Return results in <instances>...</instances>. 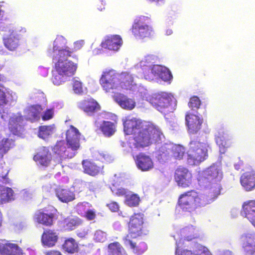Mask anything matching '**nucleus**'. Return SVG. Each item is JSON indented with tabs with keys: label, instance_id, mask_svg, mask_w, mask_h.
<instances>
[{
	"label": "nucleus",
	"instance_id": "f257e3e1",
	"mask_svg": "<svg viewBox=\"0 0 255 255\" xmlns=\"http://www.w3.org/2000/svg\"><path fill=\"white\" fill-rule=\"evenodd\" d=\"M103 90L111 96L123 109L130 111L135 107L134 99L121 93L122 90L134 91L136 84L133 76L128 72L118 73L114 70L103 71L100 79Z\"/></svg>",
	"mask_w": 255,
	"mask_h": 255
},
{
	"label": "nucleus",
	"instance_id": "f03ea898",
	"mask_svg": "<svg viewBox=\"0 0 255 255\" xmlns=\"http://www.w3.org/2000/svg\"><path fill=\"white\" fill-rule=\"evenodd\" d=\"M67 40L61 35H58L47 49V54L52 57L55 71L53 73L52 83L59 86L69 81L75 74L77 65L69 60V57L77 59V56L66 46Z\"/></svg>",
	"mask_w": 255,
	"mask_h": 255
},
{
	"label": "nucleus",
	"instance_id": "7ed1b4c3",
	"mask_svg": "<svg viewBox=\"0 0 255 255\" xmlns=\"http://www.w3.org/2000/svg\"><path fill=\"white\" fill-rule=\"evenodd\" d=\"M157 59L158 57L156 55H146L135 65V68L141 70L144 79L147 80L152 81L160 79L163 81L170 83L172 79V75L169 70L161 65H153Z\"/></svg>",
	"mask_w": 255,
	"mask_h": 255
},
{
	"label": "nucleus",
	"instance_id": "20e7f679",
	"mask_svg": "<svg viewBox=\"0 0 255 255\" xmlns=\"http://www.w3.org/2000/svg\"><path fill=\"white\" fill-rule=\"evenodd\" d=\"M66 141L67 148L64 141H58L53 147L55 153L53 162L59 163L67 158H72L75 155V151L80 147V140L81 134L79 130L71 126L66 132Z\"/></svg>",
	"mask_w": 255,
	"mask_h": 255
},
{
	"label": "nucleus",
	"instance_id": "39448f33",
	"mask_svg": "<svg viewBox=\"0 0 255 255\" xmlns=\"http://www.w3.org/2000/svg\"><path fill=\"white\" fill-rule=\"evenodd\" d=\"M223 172L220 164H214L206 169L198 179L199 184L205 188V193L211 199H215L220 194L222 189L220 182Z\"/></svg>",
	"mask_w": 255,
	"mask_h": 255
},
{
	"label": "nucleus",
	"instance_id": "423d86ee",
	"mask_svg": "<svg viewBox=\"0 0 255 255\" xmlns=\"http://www.w3.org/2000/svg\"><path fill=\"white\" fill-rule=\"evenodd\" d=\"M163 134L159 128L152 123H143L142 128L129 140V146L132 149L148 146L153 142L161 140Z\"/></svg>",
	"mask_w": 255,
	"mask_h": 255
},
{
	"label": "nucleus",
	"instance_id": "0eeeda50",
	"mask_svg": "<svg viewBox=\"0 0 255 255\" xmlns=\"http://www.w3.org/2000/svg\"><path fill=\"white\" fill-rule=\"evenodd\" d=\"M214 200L210 199L209 194L206 196L199 194L192 190L182 195L179 199V204L183 210L190 212L198 207L209 204Z\"/></svg>",
	"mask_w": 255,
	"mask_h": 255
},
{
	"label": "nucleus",
	"instance_id": "6e6552de",
	"mask_svg": "<svg viewBox=\"0 0 255 255\" xmlns=\"http://www.w3.org/2000/svg\"><path fill=\"white\" fill-rule=\"evenodd\" d=\"M187 151V161L190 165H197L204 161L208 156L209 145L207 141L201 142L197 139L192 140Z\"/></svg>",
	"mask_w": 255,
	"mask_h": 255
},
{
	"label": "nucleus",
	"instance_id": "1a4fd4ad",
	"mask_svg": "<svg viewBox=\"0 0 255 255\" xmlns=\"http://www.w3.org/2000/svg\"><path fill=\"white\" fill-rule=\"evenodd\" d=\"M185 154V148L180 144L166 143L159 147L156 152V158L161 163L165 162L172 156L181 159Z\"/></svg>",
	"mask_w": 255,
	"mask_h": 255
},
{
	"label": "nucleus",
	"instance_id": "9d476101",
	"mask_svg": "<svg viewBox=\"0 0 255 255\" xmlns=\"http://www.w3.org/2000/svg\"><path fill=\"white\" fill-rule=\"evenodd\" d=\"M149 100V103L157 111L162 113L171 112V104L174 99L171 94L160 92L153 94Z\"/></svg>",
	"mask_w": 255,
	"mask_h": 255
},
{
	"label": "nucleus",
	"instance_id": "9b49d317",
	"mask_svg": "<svg viewBox=\"0 0 255 255\" xmlns=\"http://www.w3.org/2000/svg\"><path fill=\"white\" fill-rule=\"evenodd\" d=\"M149 20V18L144 16H138L134 19L131 32L136 38L143 39L152 35L153 30L148 24Z\"/></svg>",
	"mask_w": 255,
	"mask_h": 255
},
{
	"label": "nucleus",
	"instance_id": "f8f14e48",
	"mask_svg": "<svg viewBox=\"0 0 255 255\" xmlns=\"http://www.w3.org/2000/svg\"><path fill=\"white\" fill-rule=\"evenodd\" d=\"M143 214H135L130 218L128 234L124 238H136L143 234H146L143 227Z\"/></svg>",
	"mask_w": 255,
	"mask_h": 255
},
{
	"label": "nucleus",
	"instance_id": "ddd939ff",
	"mask_svg": "<svg viewBox=\"0 0 255 255\" xmlns=\"http://www.w3.org/2000/svg\"><path fill=\"white\" fill-rule=\"evenodd\" d=\"M124 131L126 134H132L133 136L142 128L143 123L148 122L142 121L139 119L131 116L126 117L122 119Z\"/></svg>",
	"mask_w": 255,
	"mask_h": 255
},
{
	"label": "nucleus",
	"instance_id": "4468645a",
	"mask_svg": "<svg viewBox=\"0 0 255 255\" xmlns=\"http://www.w3.org/2000/svg\"><path fill=\"white\" fill-rule=\"evenodd\" d=\"M175 180L179 186L188 187L192 183L191 173L187 169L180 167L175 171Z\"/></svg>",
	"mask_w": 255,
	"mask_h": 255
},
{
	"label": "nucleus",
	"instance_id": "2eb2a0df",
	"mask_svg": "<svg viewBox=\"0 0 255 255\" xmlns=\"http://www.w3.org/2000/svg\"><path fill=\"white\" fill-rule=\"evenodd\" d=\"M198 237V229L193 225H189L183 228L180 234H177L174 236V240L176 242L182 243V240L184 239L187 241H190L193 239Z\"/></svg>",
	"mask_w": 255,
	"mask_h": 255
},
{
	"label": "nucleus",
	"instance_id": "dca6fc26",
	"mask_svg": "<svg viewBox=\"0 0 255 255\" xmlns=\"http://www.w3.org/2000/svg\"><path fill=\"white\" fill-rule=\"evenodd\" d=\"M186 124L190 133L194 134L197 132L201 128L203 123V119L198 116L187 113L185 117Z\"/></svg>",
	"mask_w": 255,
	"mask_h": 255
},
{
	"label": "nucleus",
	"instance_id": "f3484780",
	"mask_svg": "<svg viewBox=\"0 0 255 255\" xmlns=\"http://www.w3.org/2000/svg\"><path fill=\"white\" fill-rule=\"evenodd\" d=\"M18 246L5 240L0 239V255H21Z\"/></svg>",
	"mask_w": 255,
	"mask_h": 255
},
{
	"label": "nucleus",
	"instance_id": "a211bd4d",
	"mask_svg": "<svg viewBox=\"0 0 255 255\" xmlns=\"http://www.w3.org/2000/svg\"><path fill=\"white\" fill-rule=\"evenodd\" d=\"M241 214L255 228V200H248L244 202Z\"/></svg>",
	"mask_w": 255,
	"mask_h": 255
},
{
	"label": "nucleus",
	"instance_id": "6ab92c4d",
	"mask_svg": "<svg viewBox=\"0 0 255 255\" xmlns=\"http://www.w3.org/2000/svg\"><path fill=\"white\" fill-rule=\"evenodd\" d=\"M215 140L220 148L222 153L225 152L226 149L230 147L232 144L231 136L225 133L223 130L218 131L215 134Z\"/></svg>",
	"mask_w": 255,
	"mask_h": 255
},
{
	"label": "nucleus",
	"instance_id": "aec40b11",
	"mask_svg": "<svg viewBox=\"0 0 255 255\" xmlns=\"http://www.w3.org/2000/svg\"><path fill=\"white\" fill-rule=\"evenodd\" d=\"M243 242V248L248 255H253L255 254V234L248 233L244 234L241 238Z\"/></svg>",
	"mask_w": 255,
	"mask_h": 255
},
{
	"label": "nucleus",
	"instance_id": "412c9836",
	"mask_svg": "<svg viewBox=\"0 0 255 255\" xmlns=\"http://www.w3.org/2000/svg\"><path fill=\"white\" fill-rule=\"evenodd\" d=\"M125 245L129 248L132 252L136 255L142 254L147 249L145 243L141 242L138 244L135 242L136 238H124Z\"/></svg>",
	"mask_w": 255,
	"mask_h": 255
},
{
	"label": "nucleus",
	"instance_id": "4be33fe9",
	"mask_svg": "<svg viewBox=\"0 0 255 255\" xmlns=\"http://www.w3.org/2000/svg\"><path fill=\"white\" fill-rule=\"evenodd\" d=\"M135 163L137 168L142 171L150 170L154 166L151 157L143 153L139 154L136 156Z\"/></svg>",
	"mask_w": 255,
	"mask_h": 255
},
{
	"label": "nucleus",
	"instance_id": "5701e85b",
	"mask_svg": "<svg viewBox=\"0 0 255 255\" xmlns=\"http://www.w3.org/2000/svg\"><path fill=\"white\" fill-rule=\"evenodd\" d=\"M123 40L119 35H112L106 38L105 40L102 42V48L108 49L110 50L117 51L121 47Z\"/></svg>",
	"mask_w": 255,
	"mask_h": 255
},
{
	"label": "nucleus",
	"instance_id": "b1692460",
	"mask_svg": "<svg viewBox=\"0 0 255 255\" xmlns=\"http://www.w3.org/2000/svg\"><path fill=\"white\" fill-rule=\"evenodd\" d=\"M240 182L247 191H250L255 188V172L254 171L246 172L240 178Z\"/></svg>",
	"mask_w": 255,
	"mask_h": 255
},
{
	"label": "nucleus",
	"instance_id": "393cba45",
	"mask_svg": "<svg viewBox=\"0 0 255 255\" xmlns=\"http://www.w3.org/2000/svg\"><path fill=\"white\" fill-rule=\"evenodd\" d=\"M78 107L83 110L88 115H91L97 112L100 109L98 103L92 98H88L78 103Z\"/></svg>",
	"mask_w": 255,
	"mask_h": 255
},
{
	"label": "nucleus",
	"instance_id": "a878e982",
	"mask_svg": "<svg viewBox=\"0 0 255 255\" xmlns=\"http://www.w3.org/2000/svg\"><path fill=\"white\" fill-rule=\"evenodd\" d=\"M124 177L121 174H115L113 179L112 186L111 187V190L112 193L118 196L126 197L129 191L119 186L124 182Z\"/></svg>",
	"mask_w": 255,
	"mask_h": 255
},
{
	"label": "nucleus",
	"instance_id": "bb28decb",
	"mask_svg": "<svg viewBox=\"0 0 255 255\" xmlns=\"http://www.w3.org/2000/svg\"><path fill=\"white\" fill-rule=\"evenodd\" d=\"M9 32L10 33L9 36L3 38L4 46L9 51H14L20 45V37L18 34H14V30L10 29Z\"/></svg>",
	"mask_w": 255,
	"mask_h": 255
},
{
	"label": "nucleus",
	"instance_id": "cd10ccee",
	"mask_svg": "<svg viewBox=\"0 0 255 255\" xmlns=\"http://www.w3.org/2000/svg\"><path fill=\"white\" fill-rule=\"evenodd\" d=\"M16 99L15 93L10 89L4 87L0 89V107L10 105Z\"/></svg>",
	"mask_w": 255,
	"mask_h": 255
},
{
	"label": "nucleus",
	"instance_id": "c85d7f7f",
	"mask_svg": "<svg viewBox=\"0 0 255 255\" xmlns=\"http://www.w3.org/2000/svg\"><path fill=\"white\" fill-rule=\"evenodd\" d=\"M42 110V108L39 104L29 106L25 110V118L32 122L37 121L40 119Z\"/></svg>",
	"mask_w": 255,
	"mask_h": 255
},
{
	"label": "nucleus",
	"instance_id": "c756f323",
	"mask_svg": "<svg viewBox=\"0 0 255 255\" xmlns=\"http://www.w3.org/2000/svg\"><path fill=\"white\" fill-rule=\"evenodd\" d=\"M22 117L20 114H13L10 118L9 128L15 135L18 134L22 129Z\"/></svg>",
	"mask_w": 255,
	"mask_h": 255
},
{
	"label": "nucleus",
	"instance_id": "7c9ffc66",
	"mask_svg": "<svg viewBox=\"0 0 255 255\" xmlns=\"http://www.w3.org/2000/svg\"><path fill=\"white\" fill-rule=\"evenodd\" d=\"M37 164L47 166L52 162L51 154L47 148L43 147L33 157Z\"/></svg>",
	"mask_w": 255,
	"mask_h": 255
},
{
	"label": "nucleus",
	"instance_id": "2f4dec72",
	"mask_svg": "<svg viewBox=\"0 0 255 255\" xmlns=\"http://www.w3.org/2000/svg\"><path fill=\"white\" fill-rule=\"evenodd\" d=\"M53 218V213L48 214L41 211H37L34 216L35 221L46 226L52 225Z\"/></svg>",
	"mask_w": 255,
	"mask_h": 255
},
{
	"label": "nucleus",
	"instance_id": "473e14b6",
	"mask_svg": "<svg viewBox=\"0 0 255 255\" xmlns=\"http://www.w3.org/2000/svg\"><path fill=\"white\" fill-rule=\"evenodd\" d=\"M58 239V234L51 230L44 232L41 237V241L43 246L51 247L55 245Z\"/></svg>",
	"mask_w": 255,
	"mask_h": 255
},
{
	"label": "nucleus",
	"instance_id": "72a5a7b5",
	"mask_svg": "<svg viewBox=\"0 0 255 255\" xmlns=\"http://www.w3.org/2000/svg\"><path fill=\"white\" fill-rule=\"evenodd\" d=\"M55 192L58 199L62 202L68 203L75 199L74 192L67 189L59 187L56 189Z\"/></svg>",
	"mask_w": 255,
	"mask_h": 255
},
{
	"label": "nucleus",
	"instance_id": "f704fd0d",
	"mask_svg": "<svg viewBox=\"0 0 255 255\" xmlns=\"http://www.w3.org/2000/svg\"><path fill=\"white\" fill-rule=\"evenodd\" d=\"M96 126L100 127L103 134L107 136H110L114 134L116 130V125L114 123L109 121H103L102 124L98 121H96Z\"/></svg>",
	"mask_w": 255,
	"mask_h": 255
},
{
	"label": "nucleus",
	"instance_id": "c9c22d12",
	"mask_svg": "<svg viewBox=\"0 0 255 255\" xmlns=\"http://www.w3.org/2000/svg\"><path fill=\"white\" fill-rule=\"evenodd\" d=\"M182 245V243L176 242V255H205V249L203 248L202 247H200L198 251L195 250H181L180 248Z\"/></svg>",
	"mask_w": 255,
	"mask_h": 255
},
{
	"label": "nucleus",
	"instance_id": "e433bc0d",
	"mask_svg": "<svg viewBox=\"0 0 255 255\" xmlns=\"http://www.w3.org/2000/svg\"><path fill=\"white\" fill-rule=\"evenodd\" d=\"M83 166L84 172L90 175L95 176L102 171V168L89 160H84Z\"/></svg>",
	"mask_w": 255,
	"mask_h": 255
},
{
	"label": "nucleus",
	"instance_id": "4c0bfd02",
	"mask_svg": "<svg viewBox=\"0 0 255 255\" xmlns=\"http://www.w3.org/2000/svg\"><path fill=\"white\" fill-rule=\"evenodd\" d=\"M14 197L13 191L10 188L2 186L0 188V204L13 200Z\"/></svg>",
	"mask_w": 255,
	"mask_h": 255
},
{
	"label": "nucleus",
	"instance_id": "58836bf2",
	"mask_svg": "<svg viewBox=\"0 0 255 255\" xmlns=\"http://www.w3.org/2000/svg\"><path fill=\"white\" fill-rule=\"evenodd\" d=\"M54 131L55 128L54 125L41 126L39 128L38 136L40 138L46 140L51 136Z\"/></svg>",
	"mask_w": 255,
	"mask_h": 255
},
{
	"label": "nucleus",
	"instance_id": "ea45409f",
	"mask_svg": "<svg viewBox=\"0 0 255 255\" xmlns=\"http://www.w3.org/2000/svg\"><path fill=\"white\" fill-rule=\"evenodd\" d=\"M109 255H127L124 249L118 242H115L109 245Z\"/></svg>",
	"mask_w": 255,
	"mask_h": 255
},
{
	"label": "nucleus",
	"instance_id": "a19ab883",
	"mask_svg": "<svg viewBox=\"0 0 255 255\" xmlns=\"http://www.w3.org/2000/svg\"><path fill=\"white\" fill-rule=\"evenodd\" d=\"M80 224V221L76 217H69L65 219L63 222V227L66 230H73Z\"/></svg>",
	"mask_w": 255,
	"mask_h": 255
},
{
	"label": "nucleus",
	"instance_id": "79ce46f5",
	"mask_svg": "<svg viewBox=\"0 0 255 255\" xmlns=\"http://www.w3.org/2000/svg\"><path fill=\"white\" fill-rule=\"evenodd\" d=\"M139 201L140 198L138 195L132 193L130 191L126 194L125 203L129 207H135L138 205Z\"/></svg>",
	"mask_w": 255,
	"mask_h": 255
},
{
	"label": "nucleus",
	"instance_id": "37998d69",
	"mask_svg": "<svg viewBox=\"0 0 255 255\" xmlns=\"http://www.w3.org/2000/svg\"><path fill=\"white\" fill-rule=\"evenodd\" d=\"M14 145V141L12 139L3 138L0 140V152L1 153H6Z\"/></svg>",
	"mask_w": 255,
	"mask_h": 255
},
{
	"label": "nucleus",
	"instance_id": "c03bdc74",
	"mask_svg": "<svg viewBox=\"0 0 255 255\" xmlns=\"http://www.w3.org/2000/svg\"><path fill=\"white\" fill-rule=\"evenodd\" d=\"M63 249L68 253L73 254L78 251V244L72 238L65 241L63 245Z\"/></svg>",
	"mask_w": 255,
	"mask_h": 255
},
{
	"label": "nucleus",
	"instance_id": "a18cd8bd",
	"mask_svg": "<svg viewBox=\"0 0 255 255\" xmlns=\"http://www.w3.org/2000/svg\"><path fill=\"white\" fill-rule=\"evenodd\" d=\"M71 83L74 93L77 95H82L83 94V84L78 77L73 78Z\"/></svg>",
	"mask_w": 255,
	"mask_h": 255
},
{
	"label": "nucleus",
	"instance_id": "49530a36",
	"mask_svg": "<svg viewBox=\"0 0 255 255\" xmlns=\"http://www.w3.org/2000/svg\"><path fill=\"white\" fill-rule=\"evenodd\" d=\"M133 92L136 91V94L141 97V98L143 100H145L148 101L149 103V100L151 97V95H149L147 91V90L142 86L137 87L136 86V88L134 90V91H132Z\"/></svg>",
	"mask_w": 255,
	"mask_h": 255
},
{
	"label": "nucleus",
	"instance_id": "de8ad7c7",
	"mask_svg": "<svg viewBox=\"0 0 255 255\" xmlns=\"http://www.w3.org/2000/svg\"><path fill=\"white\" fill-rule=\"evenodd\" d=\"M95 157L102 162H111L113 160L112 157L107 152L97 151L95 153Z\"/></svg>",
	"mask_w": 255,
	"mask_h": 255
},
{
	"label": "nucleus",
	"instance_id": "09e8293b",
	"mask_svg": "<svg viewBox=\"0 0 255 255\" xmlns=\"http://www.w3.org/2000/svg\"><path fill=\"white\" fill-rule=\"evenodd\" d=\"M107 236V234L106 232L102 230H98L95 232L93 239L97 242L103 243L106 240Z\"/></svg>",
	"mask_w": 255,
	"mask_h": 255
},
{
	"label": "nucleus",
	"instance_id": "8fccbe9b",
	"mask_svg": "<svg viewBox=\"0 0 255 255\" xmlns=\"http://www.w3.org/2000/svg\"><path fill=\"white\" fill-rule=\"evenodd\" d=\"M201 104L200 100L197 97H192L188 103L189 107L193 110L198 109Z\"/></svg>",
	"mask_w": 255,
	"mask_h": 255
},
{
	"label": "nucleus",
	"instance_id": "3c124183",
	"mask_svg": "<svg viewBox=\"0 0 255 255\" xmlns=\"http://www.w3.org/2000/svg\"><path fill=\"white\" fill-rule=\"evenodd\" d=\"M91 205L88 202H82L80 203L77 205V209L79 214H83L89 208H90Z\"/></svg>",
	"mask_w": 255,
	"mask_h": 255
},
{
	"label": "nucleus",
	"instance_id": "603ef678",
	"mask_svg": "<svg viewBox=\"0 0 255 255\" xmlns=\"http://www.w3.org/2000/svg\"><path fill=\"white\" fill-rule=\"evenodd\" d=\"M53 114L54 111L53 109H47L43 113L42 119L43 121L49 120L53 118Z\"/></svg>",
	"mask_w": 255,
	"mask_h": 255
},
{
	"label": "nucleus",
	"instance_id": "864d4df0",
	"mask_svg": "<svg viewBox=\"0 0 255 255\" xmlns=\"http://www.w3.org/2000/svg\"><path fill=\"white\" fill-rule=\"evenodd\" d=\"M10 29H13L14 30V34H17V32H22L24 33L26 32V29L24 28H22L21 27H14L12 25H9L8 26H7L5 29L4 30L5 31H8L9 32V30Z\"/></svg>",
	"mask_w": 255,
	"mask_h": 255
},
{
	"label": "nucleus",
	"instance_id": "5fc2aeb1",
	"mask_svg": "<svg viewBox=\"0 0 255 255\" xmlns=\"http://www.w3.org/2000/svg\"><path fill=\"white\" fill-rule=\"evenodd\" d=\"M85 216L88 220H94L96 217V212L94 210L89 208L85 213Z\"/></svg>",
	"mask_w": 255,
	"mask_h": 255
},
{
	"label": "nucleus",
	"instance_id": "6e6d98bb",
	"mask_svg": "<svg viewBox=\"0 0 255 255\" xmlns=\"http://www.w3.org/2000/svg\"><path fill=\"white\" fill-rule=\"evenodd\" d=\"M107 206L112 212H116L118 211L119 208V205L116 202H113L110 204H108Z\"/></svg>",
	"mask_w": 255,
	"mask_h": 255
},
{
	"label": "nucleus",
	"instance_id": "4d7b16f0",
	"mask_svg": "<svg viewBox=\"0 0 255 255\" xmlns=\"http://www.w3.org/2000/svg\"><path fill=\"white\" fill-rule=\"evenodd\" d=\"M85 42L83 40L76 41L74 43V50L75 51L80 50L84 45Z\"/></svg>",
	"mask_w": 255,
	"mask_h": 255
},
{
	"label": "nucleus",
	"instance_id": "13d9d810",
	"mask_svg": "<svg viewBox=\"0 0 255 255\" xmlns=\"http://www.w3.org/2000/svg\"><path fill=\"white\" fill-rule=\"evenodd\" d=\"M22 194L24 199L26 200L31 199L32 196V192L29 190H23Z\"/></svg>",
	"mask_w": 255,
	"mask_h": 255
},
{
	"label": "nucleus",
	"instance_id": "bf43d9fd",
	"mask_svg": "<svg viewBox=\"0 0 255 255\" xmlns=\"http://www.w3.org/2000/svg\"><path fill=\"white\" fill-rule=\"evenodd\" d=\"M7 174H8V171H6V172L4 175H3V174L1 175V179H0L3 183H5V184L9 183V179L8 178H7V176H6Z\"/></svg>",
	"mask_w": 255,
	"mask_h": 255
},
{
	"label": "nucleus",
	"instance_id": "052dcab7",
	"mask_svg": "<svg viewBox=\"0 0 255 255\" xmlns=\"http://www.w3.org/2000/svg\"><path fill=\"white\" fill-rule=\"evenodd\" d=\"M46 255H62L61 254L56 251H51L46 253Z\"/></svg>",
	"mask_w": 255,
	"mask_h": 255
},
{
	"label": "nucleus",
	"instance_id": "680f3d73",
	"mask_svg": "<svg viewBox=\"0 0 255 255\" xmlns=\"http://www.w3.org/2000/svg\"><path fill=\"white\" fill-rule=\"evenodd\" d=\"M220 255H233V254L230 251H223L221 252Z\"/></svg>",
	"mask_w": 255,
	"mask_h": 255
},
{
	"label": "nucleus",
	"instance_id": "e2e57ef3",
	"mask_svg": "<svg viewBox=\"0 0 255 255\" xmlns=\"http://www.w3.org/2000/svg\"><path fill=\"white\" fill-rule=\"evenodd\" d=\"M99 0L101 2V4L103 5V7L100 6V7H98V9L102 11V10H103V9H105L104 5H105L106 2H105L104 0Z\"/></svg>",
	"mask_w": 255,
	"mask_h": 255
},
{
	"label": "nucleus",
	"instance_id": "0e129e2a",
	"mask_svg": "<svg viewBox=\"0 0 255 255\" xmlns=\"http://www.w3.org/2000/svg\"><path fill=\"white\" fill-rule=\"evenodd\" d=\"M43 96H44V95H43V94L42 93H39L38 94L37 96H35L32 97L31 98H33V99H36L37 98H43Z\"/></svg>",
	"mask_w": 255,
	"mask_h": 255
},
{
	"label": "nucleus",
	"instance_id": "69168bd1",
	"mask_svg": "<svg viewBox=\"0 0 255 255\" xmlns=\"http://www.w3.org/2000/svg\"><path fill=\"white\" fill-rule=\"evenodd\" d=\"M102 52V50L100 49H95L93 50V53L95 55H98Z\"/></svg>",
	"mask_w": 255,
	"mask_h": 255
},
{
	"label": "nucleus",
	"instance_id": "338daca9",
	"mask_svg": "<svg viewBox=\"0 0 255 255\" xmlns=\"http://www.w3.org/2000/svg\"><path fill=\"white\" fill-rule=\"evenodd\" d=\"M172 33H173V31L170 29H168L165 31V34L166 35H170L172 34Z\"/></svg>",
	"mask_w": 255,
	"mask_h": 255
},
{
	"label": "nucleus",
	"instance_id": "774afa93",
	"mask_svg": "<svg viewBox=\"0 0 255 255\" xmlns=\"http://www.w3.org/2000/svg\"><path fill=\"white\" fill-rule=\"evenodd\" d=\"M1 117L4 121H6L7 119V116H6L5 114H4V113L1 114Z\"/></svg>",
	"mask_w": 255,
	"mask_h": 255
}]
</instances>
